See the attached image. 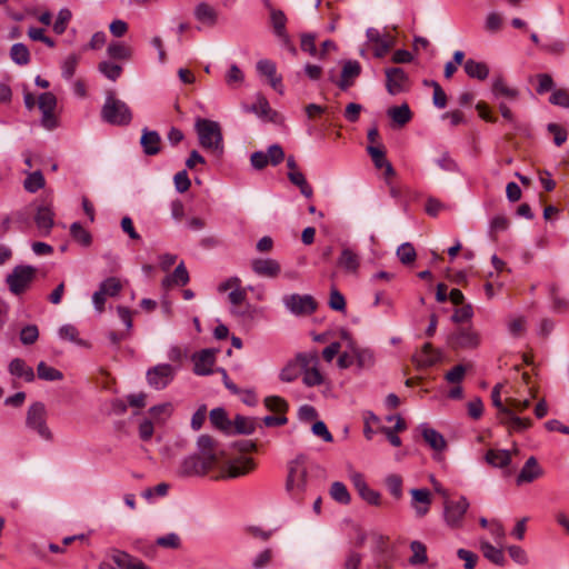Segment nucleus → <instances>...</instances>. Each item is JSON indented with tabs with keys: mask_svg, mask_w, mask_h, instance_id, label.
<instances>
[{
	"mask_svg": "<svg viewBox=\"0 0 569 569\" xmlns=\"http://www.w3.org/2000/svg\"><path fill=\"white\" fill-rule=\"evenodd\" d=\"M70 233L77 242L84 247L90 246L92 241L91 234L79 222H73L70 226Z\"/></svg>",
	"mask_w": 569,
	"mask_h": 569,
	"instance_id": "obj_47",
	"label": "nucleus"
},
{
	"mask_svg": "<svg viewBox=\"0 0 569 569\" xmlns=\"http://www.w3.org/2000/svg\"><path fill=\"white\" fill-rule=\"evenodd\" d=\"M20 341L24 346H31L39 339V329L36 325H27L20 331Z\"/></svg>",
	"mask_w": 569,
	"mask_h": 569,
	"instance_id": "obj_50",
	"label": "nucleus"
},
{
	"mask_svg": "<svg viewBox=\"0 0 569 569\" xmlns=\"http://www.w3.org/2000/svg\"><path fill=\"white\" fill-rule=\"evenodd\" d=\"M270 19L273 27V31L277 34V37H279L284 44H289L290 40L286 31L287 18L283 11L278 9H271Z\"/></svg>",
	"mask_w": 569,
	"mask_h": 569,
	"instance_id": "obj_27",
	"label": "nucleus"
},
{
	"mask_svg": "<svg viewBox=\"0 0 569 569\" xmlns=\"http://www.w3.org/2000/svg\"><path fill=\"white\" fill-rule=\"evenodd\" d=\"M288 311L295 316H309L317 309V302L310 295L291 293L282 297Z\"/></svg>",
	"mask_w": 569,
	"mask_h": 569,
	"instance_id": "obj_11",
	"label": "nucleus"
},
{
	"mask_svg": "<svg viewBox=\"0 0 569 569\" xmlns=\"http://www.w3.org/2000/svg\"><path fill=\"white\" fill-rule=\"evenodd\" d=\"M549 101L555 106L569 108V92L565 89L555 90Z\"/></svg>",
	"mask_w": 569,
	"mask_h": 569,
	"instance_id": "obj_64",
	"label": "nucleus"
},
{
	"mask_svg": "<svg viewBox=\"0 0 569 569\" xmlns=\"http://www.w3.org/2000/svg\"><path fill=\"white\" fill-rule=\"evenodd\" d=\"M37 376L44 381H59L63 379V373L60 370L48 366L44 361L38 363Z\"/></svg>",
	"mask_w": 569,
	"mask_h": 569,
	"instance_id": "obj_42",
	"label": "nucleus"
},
{
	"mask_svg": "<svg viewBox=\"0 0 569 569\" xmlns=\"http://www.w3.org/2000/svg\"><path fill=\"white\" fill-rule=\"evenodd\" d=\"M211 423L227 433L232 431V421L227 417V412L223 408H214L210 411Z\"/></svg>",
	"mask_w": 569,
	"mask_h": 569,
	"instance_id": "obj_35",
	"label": "nucleus"
},
{
	"mask_svg": "<svg viewBox=\"0 0 569 569\" xmlns=\"http://www.w3.org/2000/svg\"><path fill=\"white\" fill-rule=\"evenodd\" d=\"M361 73V66L356 60H347L343 63L341 78L338 81V87L341 90H347L353 84L356 78H358Z\"/></svg>",
	"mask_w": 569,
	"mask_h": 569,
	"instance_id": "obj_20",
	"label": "nucleus"
},
{
	"mask_svg": "<svg viewBox=\"0 0 569 569\" xmlns=\"http://www.w3.org/2000/svg\"><path fill=\"white\" fill-rule=\"evenodd\" d=\"M232 429L237 433L251 435L256 429V421L248 417L237 416L232 422Z\"/></svg>",
	"mask_w": 569,
	"mask_h": 569,
	"instance_id": "obj_45",
	"label": "nucleus"
},
{
	"mask_svg": "<svg viewBox=\"0 0 569 569\" xmlns=\"http://www.w3.org/2000/svg\"><path fill=\"white\" fill-rule=\"evenodd\" d=\"M112 560L120 569H149L141 560L120 550L112 553Z\"/></svg>",
	"mask_w": 569,
	"mask_h": 569,
	"instance_id": "obj_28",
	"label": "nucleus"
},
{
	"mask_svg": "<svg viewBox=\"0 0 569 569\" xmlns=\"http://www.w3.org/2000/svg\"><path fill=\"white\" fill-rule=\"evenodd\" d=\"M150 416L157 421H164L172 413V405L164 402L149 409Z\"/></svg>",
	"mask_w": 569,
	"mask_h": 569,
	"instance_id": "obj_55",
	"label": "nucleus"
},
{
	"mask_svg": "<svg viewBox=\"0 0 569 569\" xmlns=\"http://www.w3.org/2000/svg\"><path fill=\"white\" fill-rule=\"evenodd\" d=\"M542 473L543 471L537 459L535 457H529L517 477V485L532 482L540 478Z\"/></svg>",
	"mask_w": 569,
	"mask_h": 569,
	"instance_id": "obj_19",
	"label": "nucleus"
},
{
	"mask_svg": "<svg viewBox=\"0 0 569 569\" xmlns=\"http://www.w3.org/2000/svg\"><path fill=\"white\" fill-rule=\"evenodd\" d=\"M447 343L453 350L476 349L481 343V337L472 327H460L448 336Z\"/></svg>",
	"mask_w": 569,
	"mask_h": 569,
	"instance_id": "obj_9",
	"label": "nucleus"
},
{
	"mask_svg": "<svg viewBox=\"0 0 569 569\" xmlns=\"http://www.w3.org/2000/svg\"><path fill=\"white\" fill-rule=\"evenodd\" d=\"M480 550L483 557L497 566H505L506 558L500 548H496L487 540H480Z\"/></svg>",
	"mask_w": 569,
	"mask_h": 569,
	"instance_id": "obj_33",
	"label": "nucleus"
},
{
	"mask_svg": "<svg viewBox=\"0 0 569 569\" xmlns=\"http://www.w3.org/2000/svg\"><path fill=\"white\" fill-rule=\"evenodd\" d=\"M486 461L497 468L507 467L511 461V456L508 450H493L490 449L487 451Z\"/></svg>",
	"mask_w": 569,
	"mask_h": 569,
	"instance_id": "obj_38",
	"label": "nucleus"
},
{
	"mask_svg": "<svg viewBox=\"0 0 569 569\" xmlns=\"http://www.w3.org/2000/svg\"><path fill=\"white\" fill-rule=\"evenodd\" d=\"M473 316V309L470 303L462 305L460 308L456 309L455 313L451 317V320L456 323H461L468 321Z\"/></svg>",
	"mask_w": 569,
	"mask_h": 569,
	"instance_id": "obj_63",
	"label": "nucleus"
},
{
	"mask_svg": "<svg viewBox=\"0 0 569 569\" xmlns=\"http://www.w3.org/2000/svg\"><path fill=\"white\" fill-rule=\"evenodd\" d=\"M53 217L54 214L50 204L44 203L38 207L34 216V221L41 234H49L53 226Z\"/></svg>",
	"mask_w": 569,
	"mask_h": 569,
	"instance_id": "obj_21",
	"label": "nucleus"
},
{
	"mask_svg": "<svg viewBox=\"0 0 569 569\" xmlns=\"http://www.w3.org/2000/svg\"><path fill=\"white\" fill-rule=\"evenodd\" d=\"M350 349L359 369H369L375 363V355L369 349H360L350 343Z\"/></svg>",
	"mask_w": 569,
	"mask_h": 569,
	"instance_id": "obj_37",
	"label": "nucleus"
},
{
	"mask_svg": "<svg viewBox=\"0 0 569 569\" xmlns=\"http://www.w3.org/2000/svg\"><path fill=\"white\" fill-rule=\"evenodd\" d=\"M59 337L62 340H68L77 345H83V341L79 338V331L73 325H63L60 327Z\"/></svg>",
	"mask_w": 569,
	"mask_h": 569,
	"instance_id": "obj_54",
	"label": "nucleus"
},
{
	"mask_svg": "<svg viewBox=\"0 0 569 569\" xmlns=\"http://www.w3.org/2000/svg\"><path fill=\"white\" fill-rule=\"evenodd\" d=\"M243 72L237 64H231L228 72L226 73V82L229 87H236L243 82Z\"/></svg>",
	"mask_w": 569,
	"mask_h": 569,
	"instance_id": "obj_58",
	"label": "nucleus"
},
{
	"mask_svg": "<svg viewBox=\"0 0 569 569\" xmlns=\"http://www.w3.org/2000/svg\"><path fill=\"white\" fill-rule=\"evenodd\" d=\"M37 269L32 266H17L6 278V282L13 295L24 292L36 278Z\"/></svg>",
	"mask_w": 569,
	"mask_h": 569,
	"instance_id": "obj_8",
	"label": "nucleus"
},
{
	"mask_svg": "<svg viewBox=\"0 0 569 569\" xmlns=\"http://www.w3.org/2000/svg\"><path fill=\"white\" fill-rule=\"evenodd\" d=\"M410 550L412 552L411 557L409 558L410 565L418 566L427 562V547L425 543L418 540H413L410 543Z\"/></svg>",
	"mask_w": 569,
	"mask_h": 569,
	"instance_id": "obj_43",
	"label": "nucleus"
},
{
	"mask_svg": "<svg viewBox=\"0 0 569 569\" xmlns=\"http://www.w3.org/2000/svg\"><path fill=\"white\" fill-rule=\"evenodd\" d=\"M308 487V468L306 458L298 456L288 463L286 491L293 499H301Z\"/></svg>",
	"mask_w": 569,
	"mask_h": 569,
	"instance_id": "obj_3",
	"label": "nucleus"
},
{
	"mask_svg": "<svg viewBox=\"0 0 569 569\" xmlns=\"http://www.w3.org/2000/svg\"><path fill=\"white\" fill-rule=\"evenodd\" d=\"M386 88L391 96L399 94L407 89L408 76L402 68L386 69Z\"/></svg>",
	"mask_w": 569,
	"mask_h": 569,
	"instance_id": "obj_13",
	"label": "nucleus"
},
{
	"mask_svg": "<svg viewBox=\"0 0 569 569\" xmlns=\"http://www.w3.org/2000/svg\"><path fill=\"white\" fill-rule=\"evenodd\" d=\"M48 411L43 402L31 403L26 415V427L41 439L51 441L53 436L47 423Z\"/></svg>",
	"mask_w": 569,
	"mask_h": 569,
	"instance_id": "obj_6",
	"label": "nucleus"
},
{
	"mask_svg": "<svg viewBox=\"0 0 569 569\" xmlns=\"http://www.w3.org/2000/svg\"><path fill=\"white\" fill-rule=\"evenodd\" d=\"M194 368L193 371L198 376H207L212 372L216 362V350L203 349L192 357Z\"/></svg>",
	"mask_w": 569,
	"mask_h": 569,
	"instance_id": "obj_16",
	"label": "nucleus"
},
{
	"mask_svg": "<svg viewBox=\"0 0 569 569\" xmlns=\"http://www.w3.org/2000/svg\"><path fill=\"white\" fill-rule=\"evenodd\" d=\"M388 116L399 126H405L411 120L412 113L407 103L399 107H392L388 110Z\"/></svg>",
	"mask_w": 569,
	"mask_h": 569,
	"instance_id": "obj_40",
	"label": "nucleus"
},
{
	"mask_svg": "<svg viewBox=\"0 0 569 569\" xmlns=\"http://www.w3.org/2000/svg\"><path fill=\"white\" fill-rule=\"evenodd\" d=\"M189 272L183 262H180L174 271L162 280L163 287L184 286L189 282Z\"/></svg>",
	"mask_w": 569,
	"mask_h": 569,
	"instance_id": "obj_32",
	"label": "nucleus"
},
{
	"mask_svg": "<svg viewBox=\"0 0 569 569\" xmlns=\"http://www.w3.org/2000/svg\"><path fill=\"white\" fill-rule=\"evenodd\" d=\"M71 19V12L69 9H61L58 13L57 20L53 23V31L57 34H62Z\"/></svg>",
	"mask_w": 569,
	"mask_h": 569,
	"instance_id": "obj_59",
	"label": "nucleus"
},
{
	"mask_svg": "<svg viewBox=\"0 0 569 569\" xmlns=\"http://www.w3.org/2000/svg\"><path fill=\"white\" fill-rule=\"evenodd\" d=\"M107 53L111 59L128 60L132 56V49L123 42L113 41L108 44Z\"/></svg>",
	"mask_w": 569,
	"mask_h": 569,
	"instance_id": "obj_39",
	"label": "nucleus"
},
{
	"mask_svg": "<svg viewBox=\"0 0 569 569\" xmlns=\"http://www.w3.org/2000/svg\"><path fill=\"white\" fill-rule=\"evenodd\" d=\"M156 543L162 548L178 549L181 545V540L177 533L170 532L166 536L159 537L156 540Z\"/></svg>",
	"mask_w": 569,
	"mask_h": 569,
	"instance_id": "obj_62",
	"label": "nucleus"
},
{
	"mask_svg": "<svg viewBox=\"0 0 569 569\" xmlns=\"http://www.w3.org/2000/svg\"><path fill=\"white\" fill-rule=\"evenodd\" d=\"M338 266L346 272L355 274L360 267V258L352 249L345 247L337 261Z\"/></svg>",
	"mask_w": 569,
	"mask_h": 569,
	"instance_id": "obj_23",
	"label": "nucleus"
},
{
	"mask_svg": "<svg viewBox=\"0 0 569 569\" xmlns=\"http://www.w3.org/2000/svg\"><path fill=\"white\" fill-rule=\"evenodd\" d=\"M368 41H380V46L375 47V57L382 58L396 44V37L386 32L381 33L376 28H368L366 31Z\"/></svg>",
	"mask_w": 569,
	"mask_h": 569,
	"instance_id": "obj_15",
	"label": "nucleus"
},
{
	"mask_svg": "<svg viewBox=\"0 0 569 569\" xmlns=\"http://www.w3.org/2000/svg\"><path fill=\"white\" fill-rule=\"evenodd\" d=\"M38 106L42 112V124L47 129H53L56 127V120L53 116L57 106L56 96L51 92L41 93L38 99Z\"/></svg>",
	"mask_w": 569,
	"mask_h": 569,
	"instance_id": "obj_14",
	"label": "nucleus"
},
{
	"mask_svg": "<svg viewBox=\"0 0 569 569\" xmlns=\"http://www.w3.org/2000/svg\"><path fill=\"white\" fill-rule=\"evenodd\" d=\"M43 186L44 178L41 171L30 173L23 182L24 189L31 193L37 192L39 189L43 188Z\"/></svg>",
	"mask_w": 569,
	"mask_h": 569,
	"instance_id": "obj_48",
	"label": "nucleus"
},
{
	"mask_svg": "<svg viewBox=\"0 0 569 569\" xmlns=\"http://www.w3.org/2000/svg\"><path fill=\"white\" fill-rule=\"evenodd\" d=\"M101 118L113 126H128L132 120V113L126 102L109 92L101 109Z\"/></svg>",
	"mask_w": 569,
	"mask_h": 569,
	"instance_id": "obj_5",
	"label": "nucleus"
},
{
	"mask_svg": "<svg viewBox=\"0 0 569 569\" xmlns=\"http://www.w3.org/2000/svg\"><path fill=\"white\" fill-rule=\"evenodd\" d=\"M176 373L177 369L173 366L161 363L148 369L146 378L151 388L162 390L171 383Z\"/></svg>",
	"mask_w": 569,
	"mask_h": 569,
	"instance_id": "obj_12",
	"label": "nucleus"
},
{
	"mask_svg": "<svg viewBox=\"0 0 569 569\" xmlns=\"http://www.w3.org/2000/svg\"><path fill=\"white\" fill-rule=\"evenodd\" d=\"M330 496L341 505H348L351 500L350 493L345 483L335 481L330 487Z\"/></svg>",
	"mask_w": 569,
	"mask_h": 569,
	"instance_id": "obj_44",
	"label": "nucleus"
},
{
	"mask_svg": "<svg viewBox=\"0 0 569 569\" xmlns=\"http://www.w3.org/2000/svg\"><path fill=\"white\" fill-rule=\"evenodd\" d=\"M263 402L267 409L279 413H284L289 408L288 402L279 396L266 397Z\"/></svg>",
	"mask_w": 569,
	"mask_h": 569,
	"instance_id": "obj_52",
	"label": "nucleus"
},
{
	"mask_svg": "<svg viewBox=\"0 0 569 569\" xmlns=\"http://www.w3.org/2000/svg\"><path fill=\"white\" fill-rule=\"evenodd\" d=\"M298 360L301 366L302 382L307 387H316L323 383V376L320 372L319 356L317 351L300 352L298 353Z\"/></svg>",
	"mask_w": 569,
	"mask_h": 569,
	"instance_id": "obj_7",
	"label": "nucleus"
},
{
	"mask_svg": "<svg viewBox=\"0 0 569 569\" xmlns=\"http://www.w3.org/2000/svg\"><path fill=\"white\" fill-rule=\"evenodd\" d=\"M210 468L197 455H192L183 459L180 465L179 472L182 476H201L207 473Z\"/></svg>",
	"mask_w": 569,
	"mask_h": 569,
	"instance_id": "obj_18",
	"label": "nucleus"
},
{
	"mask_svg": "<svg viewBox=\"0 0 569 569\" xmlns=\"http://www.w3.org/2000/svg\"><path fill=\"white\" fill-rule=\"evenodd\" d=\"M246 110L249 112H254L259 117L264 118L269 114V112L271 111V108H270L267 99L262 96H259L257 98V102L250 107H247Z\"/></svg>",
	"mask_w": 569,
	"mask_h": 569,
	"instance_id": "obj_60",
	"label": "nucleus"
},
{
	"mask_svg": "<svg viewBox=\"0 0 569 569\" xmlns=\"http://www.w3.org/2000/svg\"><path fill=\"white\" fill-rule=\"evenodd\" d=\"M385 482L389 492L396 499H400L402 497V478L399 475L392 473L387 476Z\"/></svg>",
	"mask_w": 569,
	"mask_h": 569,
	"instance_id": "obj_53",
	"label": "nucleus"
},
{
	"mask_svg": "<svg viewBox=\"0 0 569 569\" xmlns=\"http://www.w3.org/2000/svg\"><path fill=\"white\" fill-rule=\"evenodd\" d=\"M98 69L106 78H108L111 81H116L122 72L121 66L109 61L100 62Z\"/></svg>",
	"mask_w": 569,
	"mask_h": 569,
	"instance_id": "obj_49",
	"label": "nucleus"
},
{
	"mask_svg": "<svg viewBox=\"0 0 569 569\" xmlns=\"http://www.w3.org/2000/svg\"><path fill=\"white\" fill-rule=\"evenodd\" d=\"M466 73L470 78L485 80L489 74V68L485 62L468 59L463 64Z\"/></svg>",
	"mask_w": 569,
	"mask_h": 569,
	"instance_id": "obj_36",
	"label": "nucleus"
},
{
	"mask_svg": "<svg viewBox=\"0 0 569 569\" xmlns=\"http://www.w3.org/2000/svg\"><path fill=\"white\" fill-rule=\"evenodd\" d=\"M197 455L211 469L220 465L222 478H239L248 475L256 467L254 461L243 455L232 457L227 449L216 442L210 436L202 435L198 438Z\"/></svg>",
	"mask_w": 569,
	"mask_h": 569,
	"instance_id": "obj_1",
	"label": "nucleus"
},
{
	"mask_svg": "<svg viewBox=\"0 0 569 569\" xmlns=\"http://www.w3.org/2000/svg\"><path fill=\"white\" fill-rule=\"evenodd\" d=\"M193 14L199 22L209 27H213L218 20L217 10L207 2L198 3L194 8Z\"/></svg>",
	"mask_w": 569,
	"mask_h": 569,
	"instance_id": "obj_26",
	"label": "nucleus"
},
{
	"mask_svg": "<svg viewBox=\"0 0 569 569\" xmlns=\"http://www.w3.org/2000/svg\"><path fill=\"white\" fill-rule=\"evenodd\" d=\"M469 506V501L465 496H461L457 501L447 498L443 501L445 522L451 528H460Z\"/></svg>",
	"mask_w": 569,
	"mask_h": 569,
	"instance_id": "obj_10",
	"label": "nucleus"
},
{
	"mask_svg": "<svg viewBox=\"0 0 569 569\" xmlns=\"http://www.w3.org/2000/svg\"><path fill=\"white\" fill-rule=\"evenodd\" d=\"M9 372L18 378H22L27 382H32L36 379L33 369L26 363L21 358H14L9 363Z\"/></svg>",
	"mask_w": 569,
	"mask_h": 569,
	"instance_id": "obj_25",
	"label": "nucleus"
},
{
	"mask_svg": "<svg viewBox=\"0 0 569 569\" xmlns=\"http://www.w3.org/2000/svg\"><path fill=\"white\" fill-rule=\"evenodd\" d=\"M412 507L418 517H423L429 511L431 497L428 489H411Z\"/></svg>",
	"mask_w": 569,
	"mask_h": 569,
	"instance_id": "obj_24",
	"label": "nucleus"
},
{
	"mask_svg": "<svg viewBox=\"0 0 569 569\" xmlns=\"http://www.w3.org/2000/svg\"><path fill=\"white\" fill-rule=\"evenodd\" d=\"M367 151L377 169H382V167L389 162L386 159L385 151L381 147L371 144L367 147Z\"/></svg>",
	"mask_w": 569,
	"mask_h": 569,
	"instance_id": "obj_57",
	"label": "nucleus"
},
{
	"mask_svg": "<svg viewBox=\"0 0 569 569\" xmlns=\"http://www.w3.org/2000/svg\"><path fill=\"white\" fill-rule=\"evenodd\" d=\"M251 268L256 274L267 278H276L281 271L279 262L270 258L252 260Z\"/></svg>",
	"mask_w": 569,
	"mask_h": 569,
	"instance_id": "obj_17",
	"label": "nucleus"
},
{
	"mask_svg": "<svg viewBox=\"0 0 569 569\" xmlns=\"http://www.w3.org/2000/svg\"><path fill=\"white\" fill-rule=\"evenodd\" d=\"M397 257L403 264H409L416 260L417 253L411 243L405 242L397 249Z\"/></svg>",
	"mask_w": 569,
	"mask_h": 569,
	"instance_id": "obj_51",
	"label": "nucleus"
},
{
	"mask_svg": "<svg viewBox=\"0 0 569 569\" xmlns=\"http://www.w3.org/2000/svg\"><path fill=\"white\" fill-rule=\"evenodd\" d=\"M492 93L496 98H506L511 101L517 100L519 96V91L515 88L508 87L501 76L495 78L492 82Z\"/></svg>",
	"mask_w": 569,
	"mask_h": 569,
	"instance_id": "obj_29",
	"label": "nucleus"
},
{
	"mask_svg": "<svg viewBox=\"0 0 569 569\" xmlns=\"http://www.w3.org/2000/svg\"><path fill=\"white\" fill-rule=\"evenodd\" d=\"M501 383H497L491 392L492 405L498 409V418L501 423L506 425L511 431H523L531 427L532 422L529 418H520L511 411L509 407L502 403Z\"/></svg>",
	"mask_w": 569,
	"mask_h": 569,
	"instance_id": "obj_4",
	"label": "nucleus"
},
{
	"mask_svg": "<svg viewBox=\"0 0 569 569\" xmlns=\"http://www.w3.org/2000/svg\"><path fill=\"white\" fill-rule=\"evenodd\" d=\"M301 375V366L300 361L298 360V355L289 360L286 366L280 370L279 372V379L282 382H292L298 379V377Z\"/></svg>",
	"mask_w": 569,
	"mask_h": 569,
	"instance_id": "obj_34",
	"label": "nucleus"
},
{
	"mask_svg": "<svg viewBox=\"0 0 569 569\" xmlns=\"http://www.w3.org/2000/svg\"><path fill=\"white\" fill-rule=\"evenodd\" d=\"M194 130L198 134L200 146L214 153H222L223 151V137L219 122L197 118L194 122Z\"/></svg>",
	"mask_w": 569,
	"mask_h": 569,
	"instance_id": "obj_2",
	"label": "nucleus"
},
{
	"mask_svg": "<svg viewBox=\"0 0 569 569\" xmlns=\"http://www.w3.org/2000/svg\"><path fill=\"white\" fill-rule=\"evenodd\" d=\"M440 358V353L435 350L431 343H425L421 351L415 356V361L419 367H431Z\"/></svg>",
	"mask_w": 569,
	"mask_h": 569,
	"instance_id": "obj_31",
	"label": "nucleus"
},
{
	"mask_svg": "<svg viewBox=\"0 0 569 569\" xmlns=\"http://www.w3.org/2000/svg\"><path fill=\"white\" fill-rule=\"evenodd\" d=\"M99 289L104 296L113 297L121 290V283L117 278L111 277L102 281Z\"/></svg>",
	"mask_w": 569,
	"mask_h": 569,
	"instance_id": "obj_61",
	"label": "nucleus"
},
{
	"mask_svg": "<svg viewBox=\"0 0 569 569\" xmlns=\"http://www.w3.org/2000/svg\"><path fill=\"white\" fill-rule=\"evenodd\" d=\"M11 59L20 66H24L30 61L29 49L23 43H14L10 50Z\"/></svg>",
	"mask_w": 569,
	"mask_h": 569,
	"instance_id": "obj_46",
	"label": "nucleus"
},
{
	"mask_svg": "<svg viewBox=\"0 0 569 569\" xmlns=\"http://www.w3.org/2000/svg\"><path fill=\"white\" fill-rule=\"evenodd\" d=\"M288 179L290 182L295 186H297L300 189V192L306 198H311L313 194L312 187L307 182V179L305 174L301 171H289L288 172Z\"/></svg>",
	"mask_w": 569,
	"mask_h": 569,
	"instance_id": "obj_41",
	"label": "nucleus"
},
{
	"mask_svg": "<svg viewBox=\"0 0 569 569\" xmlns=\"http://www.w3.org/2000/svg\"><path fill=\"white\" fill-rule=\"evenodd\" d=\"M421 435L425 441L436 451H442L447 446L443 436L426 425L421 426Z\"/></svg>",
	"mask_w": 569,
	"mask_h": 569,
	"instance_id": "obj_30",
	"label": "nucleus"
},
{
	"mask_svg": "<svg viewBox=\"0 0 569 569\" xmlns=\"http://www.w3.org/2000/svg\"><path fill=\"white\" fill-rule=\"evenodd\" d=\"M140 144L147 156H154L160 152L161 137L154 130L142 129Z\"/></svg>",
	"mask_w": 569,
	"mask_h": 569,
	"instance_id": "obj_22",
	"label": "nucleus"
},
{
	"mask_svg": "<svg viewBox=\"0 0 569 569\" xmlns=\"http://www.w3.org/2000/svg\"><path fill=\"white\" fill-rule=\"evenodd\" d=\"M79 60H80V57H79V54H76V53H71L64 59L62 67H61L63 78L69 80L73 77L77 66L79 63Z\"/></svg>",
	"mask_w": 569,
	"mask_h": 569,
	"instance_id": "obj_56",
	"label": "nucleus"
}]
</instances>
